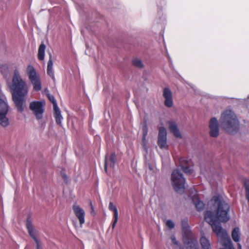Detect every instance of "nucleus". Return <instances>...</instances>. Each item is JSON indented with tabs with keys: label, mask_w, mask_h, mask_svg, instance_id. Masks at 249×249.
<instances>
[{
	"label": "nucleus",
	"mask_w": 249,
	"mask_h": 249,
	"mask_svg": "<svg viewBox=\"0 0 249 249\" xmlns=\"http://www.w3.org/2000/svg\"><path fill=\"white\" fill-rule=\"evenodd\" d=\"M158 15L159 16V18H160L159 21V22H161L166 19V15L163 14L162 12H159L158 13Z\"/></svg>",
	"instance_id": "obj_30"
},
{
	"label": "nucleus",
	"mask_w": 249,
	"mask_h": 249,
	"mask_svg": "<svg viewBox=\"0 0 249 249\" xmlns=\"http://www.w3.org/2000/svg\"><path fill=\"white\" fill-rule=\"evenodd\" d=\"M162 95L164 100V105L168 107H171L173 105V94L169 88H164L163 89Z\"/></svg>",
	"instance_id": "obj_9"
},
{
	"label": "nucleus",
	"mask_w": 249,
	"mask_h": 249,
	"mask_svg": "<svg viewBox=\"0 0 249 249\" xmlns=\"http://www.w3.org/2000/svg\"><path fill=\"white\" fill-rule=\"evenodd\" d=\"M45 48L46 46L43 43H42L39 47L38 50V58L40 60H43L44 59Z\"/></svg>",
	"instance_id": "obj_21"
},
{
	"label": "nucleus",
	"mask_w": 249,
	"mask_h": 249,
	"mask_svg": "<svg viewBox=\"0 0 249 249\" xmlns=\"http://www.w3.org/2000/svg\"><path fill=\"white\" fill-rule=\"evenodd\" d=\"M105 171L106 173H107V157H106L105 160Z\"/></svg>",
	"instance_id": "obj_35"
},
{
	"label": "nucleus",
	"mask_w": 249,
	"mask_h": 249,
	"mask_svg": "<svg viewBox=\"0 0 249 249\" xmlns=\"http://www.w3.org/2000/svg\"><path fill=\"white\" fill-rule=\"evenodd\" d=\"M54 110V117L55 118L56 123L59 125L60 126L62 125V121L63 120V117L61 113V111L60 109L58 107H55L53 108Z\"/></svg>",
	"instance_id": "obj_18"
},
{
	"label": "nucleus",
	"mask_w": 249,
	"mask_h": 249,
	"mask_svg": "<svg viewBox=\"0 0 249 249\" xmlns=\"http://www.w3.org/2000/svg\"><path fill=\"white\" fill-rule=\"evenodd\" d=\"M211 202L216 207V214L211 211H206L204 214L205 220L211 226L213 231L217 236L224 239L223 245L226 249H235L230 237L222 228L220 222L225 223L229 220V205L220 196H213Z\"/></svg>",
	"instance_id": "obj_1"
},
{
	"label": "nucleus",
	"mask_w": 249,
	"mask_h": 249,
	"mask_svg": "<svg viewBox=\"0 0 249 249\" xmlns=\"http://www.w3.org/2000/svg\"><path fill=\"white\" fill-rule=\"evenodd\" d=\"M220 122L222 129L229 134L235 135L239 130L240 122L231 109H226L222 112Z\"/></svg>",
	"instance_id": "obj_3"
},
{
	"label": "nucleus",
	"mask_w": 249,
	"mask_h": 249,
	"mask_svg": "<svg viewBox=\"0 0 249 249\" xmlns=\"http://www.w3.org/2000/svg\"><path fill=\"white\" fill-rule=\"evenodd\" d=\"M184 244L186 247V249H199L198 243L196 238H191L183 241Z\"/></svg>",
	"instance_id": "obj_14"
},
{
	"label": "nucleus",
	"mask_w": 249,
	"mask_h": 249,
	"mask_svg": "<svg viewBox=\"0 0 249 249\" xmlns=\"http://www.w3.org/2000/svg\"><path fill=\"white\" fill-rule=\"evenodd\" d=\"M109 209L113 212L114 213V217H116L118 216V212L117 207L114 205L112 202H110L108 206Z\"/></svg>",
	"instance_id": "obj_25"
},
{
	"label": "nucleus",
	"mask_w": 249,
	"mask_h": 249,
	"mask_svg": "<svg viewBox=\"0 0 249 249\" xmlns=\"http://www.w3.org/2000/svg\"><path fill=\"white\" fill-rule=\"evenodd\" d=\"M47 97H48L49 100L50 101V102H51L52 103V104L53 105V108H54L55 107H58L56 100L55 99L53 95L50 94H48Z\"/></svg>",
	"instance_id": "obj_27"
},
{
	"label": "nucleus",
	"mask_w": 249,
	"mask_h": 249,
	"mask_svg": "<svg viewBox=\"0 0 249 249\" xmlns=\"http://www.w3.org/2000/svg\"><path fill=\"white\" fill-rule=\"evenodd\" d=\"M210 129L209 134L213 138H216L219 134V124L218 120L215 117H212L210 119L209 123Z\"/></svg>",
	"instance_id": "obj_8"
},
{
	"label": "nucleus",
	"mask_w": 249,
	"mask_h": 249,
	"mask_svg": "<svg viewBox=\"0 0 249 249\" xmlns=\"http://www.w3.org/2000/svg\"><path fill=\"white\" fill-rule=\"evenodd\" d=\"M45 102L44 101H33L30 104V109L38 120H41L43 118V114L45 110Z\"/></svg>",
	"instance_id": "obj_6"
},
{
	"label": "nucleus",
	"mask_w": 249,
	"mask_h": 249,
	"mask_svg": "<svg viewBox=\"0 0 249 249\" xmlns=\"http://www.w3.org/2000/svg\"><path fill=\"white\" fill-rule=\"evenodd\" d=\"M180 249H183V248H180Z\"/></svg>",
	"instance_id": "obj_42"
},
{
	"label": "nucleus",
	"mask_w": 249,
	"mask_h": 249,
	"mask_svg": "<svg viewBox=\"0 0 249 249\" xmlns=\"http://www.w3.org/2000/svg\"><path fill=\"white\" fill-rule=\"evenodd\" d=\"M183 161H185L183 159H181L180 160V166L181 167L182 170L184 171L185 173L188 175H190L192 173L193 170L191 169L190 167L188 166H185L183 165Z\"/></svg>",
	"instance_id": "obj_23"
},
{
	"label": "nucleus",
	"mask_w": 249,
	"mask_h": 249,
	"mask_svg": "<svg viewBox=\"0 0 249 249\" xmlns=\"http://www.w3.org/2000/svg\"><path fill=\"white\" fill-rule=\"evenodd\" d=\"M132 64L135 67L139 68H142L143 67V64L142 61L140 59L138 58L134 59L132 61Z\"/></svg>",
	"instance_id": "obj_26"
},
{
	"label": "nucleus",
	"mask_w": 249,
	"mask_h": 249,
	"mask_svg": "<svg viewBox=\"0 0 249 249\" xmlns=\"http://www.w3.org/2000/svg\"><path fill=\"white\" fill-rule=\"evenodd\" d=\"M26 228L30 236L34 240L35 242H37V236L38 235V231L35 229L32 225V221L30 217H28L26 220Z\"/></svg>",
	"instance_id": "obj_10"
},
{
	"label": "nucleus",
	"mask_w": 249,
	"mask_h": 249,
	"mask_svg": "<svg viewBox=\"0 0 249 249\" xmlns=\"http://www.w3.org/2000/svg\"><path fill=\"white\" fill-rule=\"evenodd\" d=\"M247 99H249V95L248 96Z\"/></svg>",
	"instance_id": "obj_41"
},
{
	"label": "nucleus",
	"mask_w": 249,
	"mask_h": 249,
	"mask_svg": "<svg viewBox=\"0 0 249 249\" xmlns=\"http://www.w3.org/2000/svg\"><path fill=\"white\" fill-rule=\"evenodd\" d=\"M166 224L167 226L170 229H173L175 227V224L171 220H167Z\"/></svg>",
	"instance_id": "obj_29"
},
{
	"label": "nucleus",
	"mask_w": 249,
	"mask_h": 249,
	"mask_svg": "<svg viewBox=\"0 0 249 249\" xmlns=\"http://www.w3.org/2000/svg\"><path fill=\"white\" fill-rule=\"evenodd\" d=\"M194 191L195 192L196 194L193 196H192V202L195 205L196 210L198 211H201L204 209L205 204L198 197L197 192H196L195 190H194Z\"/></svg>",
	"instance_id": "obj_13"
},
{
	"label": "nucleus",
	"mask_w": 249,
	"mask_h": 249,
	"mask_svg": "<svg viewBox=\"0 0 249 249\" xmlns=\"http://www.w3.org/2000/svg\"><path fill=\"white\" fill-rule=\"evenodd\" d=\"M90 205H91V208H92V209H93V207H92V203H91V202H90Z\"/></svg>",
	"instance_id": "obj_40"
},
{
	"label": "nucleus",
	"mask_w": 249,
	"mask_h": 249,
	"mask_svg": "<svg viewBox=\"0 0 249 249\" xmlns=\"http://www.w3.org/2000/svg\"><path fill=\"white\" fill-rule=\"evenodd\" d=\"M169 124V129L171 132H172L176 138H181V134L178 127L177 124L173 122H170Z\"/></svg>",
	"instance_id": "obj_15"
},
{
	"label": "nucleus",
	"mask_w": 249,
	"mask_h": 249,
	"mask_svg": "<svg viewBox=\"0 0 249 249\" xmlns=\"http://www.w3.org/2000/svg\"><path fill=\"white\" fill-rule=\"evenodd\" d=\"M171 181L175 191L178 194H183L185 190V179L180 171L175 169L173 171Z\"/></svg>",
	"instance_id": "obj_4"
},
{
	"label": "nucleus",
	"mask_w": 249,
	"mask_h": 249,
	"mask_svg": "<svg viewBox=\"0 0 249 249\" xmlns=\"http://www.w3.org/2000/svg\"><path fill=\"white\" fill-rule=\"evenodd\" d=\"M240 231L238 227L233 229L232 231L231 237L233 240L235 242H238L240 240Z\"/></svg>",
	"instance_id": "obj_20"
},
{
	"label": "nucleus",
	"mask_w": 249,
	"mask_h": 249,
	"mask_svg": "<svg viewBox=\"0 0 249 249\" xmlns=\"http://www.w3.org/2000/svg\"><path fill=\"white\" fill-rule=\"evenodd\" d=\"M72 210L79 221L81 227H82V225L85 223V213L84 210L77 205H73Z\"/></svg>",
	"instance_id": "obj_11"
},
{
	"label": "nucleus",
	"mask_w": 249,
	"mask_h": 249,
	"mask_svg": "<svg viewBox=\"0 0 249 249\" xmlns=\"http://www.w3.org/2000/svg\"><path fill=\"white\" fill-rule=\"evenodd\" d=\"M9 110V106L6 98H0V114L7 113Z\"/></svg>",
	"instance_id": "obj_17"
},
{
	"label": "nucleus",
	"mask_w": 249,
	"mask_h": 249,
	"mask_svg": "<svg viewBox=\"0 0 249 249\" xmlns=\"http://www.w3.org/2000/svg\"><path fill=\"white\" fill-rule=\"evenodd\" d=\"M200 242L202 249H212L209 240L202 236L200 239Z\"/></svg>",
	"instance_id": "obj_19"
},
{
	"label": "nucleus",
	"mask_w": 249,
	"mask_h": 249,
	"mask_svg": "<svg viewBox=\"0 0 249 249\" xmlns=\"http://www.w3.org/2000/svg\"><path fill=\"white\" fill-rule=\"evenodd\" d=\"M35 243L36 244V249H42L38 240H37V242H35Z\"/></svg>",
	"instance_id": "obj_34"
},
{
	"label": "nucleus",
	"mask_w": 249,
	"mask_h": 249,
	"mask_svg": "<svg viewBox=\"0 0 249 249\" xmlns=\"http://www.w3.org/2000/svg\"><path fill=\"white\" fill-rule=\"evenodd\" d=\"M171 238L172 240V242L174 244H175L176 245H178V242L175 236H174V235L172 236Z\"/></svg>",
	"instance_id": "obj_31"
},
{
	"label": "nucleus",
	"mask_w": 249,
	"mask_h": 249,
	"mask_svg": "<svg viewBox=\"0 0 249 249\" xmlns=\"http://www.w3.org/2000/svg\"><path fill=\"white\" fill-rule=\"evenodd\" d=\"M149 168L150 170H152V167H151V165H149Z\"/></svg>",
	"instance_id": "obj_39"
},
{
	"label": "nucleus",
	"mask_w": 249,
	"mask_h": 249,
	"mask_svg": "<svg viewBox=\"0 0 249 249\" xmlns=\"http://www.w3.org/2000/svg\"><path fill=\"white\" fill-rule=\"evenodd\" d=\"M118 216H117L116 217H114V221L112 224V228L114 229L116 225V223L118 221Z\"/></svg>",
	"instance_id": "obj_32"
},
{
	"label": "nucleus",
	"mask_w": 249,
	"mask_h": 249,
	"mask_svg": "<svg viewBox=\"0 0 249 249\" xmlns=\"http://www.w3.org/2000/svg\"><path fill=\"white\" fill-rule=\"evenodd\" d=\"M167 57H168L169 61L170 62L171 64H172V59L169 54H167Z\"/></svg>",
	"instance_id": "obj_36"
},
{
	"label": "nucleus",
	"mask_w": 249,
	"mask_h": 249,
	"mask_svg": "<svg viewBox=\"0 0 249 249\" xmlns=\"http://www.w3.org/2000/svg\"><path fill=\"white\" fill-rule=\"evenodd\" d=\"M61 174L62 178L65 180H66L68 179V177L65 173L61 172Z\"/></svg>",
	"instance_id": "obj_33"
},
{
	"label": "nucleus",
	"mask_w": 249,
	"mask_h": 249,
	"mask_svg": "<svg viewBox=\"0 0 249 249\" xmlns=\"http://www.w3.org/2000/svg\"><path fill=\"white\" fill-rule=\"evenodd\" d=\"M167 130L164 127L161 126L159 128L158 136V144L160 149L167 148Z\"/></svg>",
	"instance_id": "obj_7"
},
{
	"label": "nucleus",
	"mask_w": 249,
	"mask_h": 249,
	"mask_svg": "<svg viewBox=\"0 0 249 249\" xmlns=\"http://www.w3.org/2000/svg\"><path fill=\"white\" fill-rule=\"evenodd\" d=\"M237 249H242V247L240 243H237Z\"/></svg>",
	"instance_id": "obj_38"
},
{
	"label": "nucleus",
	"mask_w": 249,
	"mask_h": 249,
	"mask_svg": "<svg viewBox=\"0 0 249 249\" xmlns=\"http://www.w3.org/2000/svg\"><path fill=\"white\" fill-rule=\"evenodd\" d=\"M12 99L18 112L24 111L25 97L28 93L29 88L26 83L21 77L17 69L14 71L12 84L10 86Z\"/></svg>",
	"instance_id": "obj_2"
},
{
	"label": "nucleus",
	"mask_w": 249,
	"mask_h": 249,
	"mask_svg": "<svg viewBox=\"0 0 249 249\" xmlns=\"http://www.w3.org/2000/svg\"><path fill=\"white\" fill-rule=\"evenodd\" d=\"M182 232L183 242L185 241V239L187 240L195 238L192 236L189 226L184 220L182 221Z\"/></svg>",
	"instance_id": "obj_12"
},
{
	"label": "nucleus",
	"mask_w": 249,
	"mask_h": 249,
	"mask_svg": "<svg viewBox=\"0 0 249 249\" xmlns=\"http://www.w3.org/2000/svg\"><path fill=\"white\" fill-rule=\"evenodd\" d=\"M142 131H143V139H145L146 136L148 133V128L146 124V123H144L142 126Z\"/></svg>",
	"instance_id": "obj_28"
},
{
	"label": "nucleus",
	"mask_w": 249,
	"mask_h": 249,
	"mask_svg": "<svg viewBox=\"0 0 249 249\" xmlns=\"http://www.w3.org/2000/svg\"><path fill=\"white\" fill-rule=\"evenodd\" d=\"M26 72L34 90L36 91L40 90L42 88L40 78L35 68L32 65H28L26 68Z\"/></svg>",
	"instance_id": "obj_5"
},
{
	"label": "nucleus",
	"mask_w": 249,
	"mask_h": 249,
	"mask_svg": "<svg viewBox=\"0 0 249 249\" xmlns=\"http://www.w3.org/2000/svg\"><path fill=\"white\" fill-rule=\"evenodd\" d=\"M7 113L0 114V124L3 126L6 127L9 124V120L7 117Z\"/></svg>",
	"instance_id": "obj_22"
},
{
	"label": "nucleus",
	"mask_w": 249,
	"mask_h": 249,
	"mask_svg": "<svg viewBox=\"0 0 249 249\" xmlns=\"http://www.w3.org/2000/svg\"><path fill=\"white\" fill-rule=\"evenodd\" d=\"M47 72L53 80H54V75L53 71V62L52 60V55L51 53H49V59L47 64Z\"/></svg>",
	"instance_id": "obj_16"
},
{
	"label": "nucleus",
	"mask_w": 249,
	"mask_h": 249,
	"mask_svg": "<svg viewBox=\"0 0 249 249\" xmlns=\"http://www.w3.org/2000/svg\"><path fill=\"white\" fill-rule=\"evenodd\" d=\"M116 155L115 153H112L110 157V167L112 168H114L116 162Z\"/></svg>",
	"instance_id": "obj_24"
},
{
	"label": "nucleus",
	"mask_w": 249,
	"mask_h": 249,
	"mask_svg": "<svg viewBox=\"0 0 249 249\" xmlns=\"http://www.w3.org/2000/svg\"><path fill=\"white\" fill-rule=\"evenodd\" d=\"M194 190H195L196 192V191L194 189H193L192 190V194H194L193 196H192V194H191V198H192V196H193L195 195V192L194 191Z\"/></svg>",
	"instance_id": "obj_37"
}]
</instances>
